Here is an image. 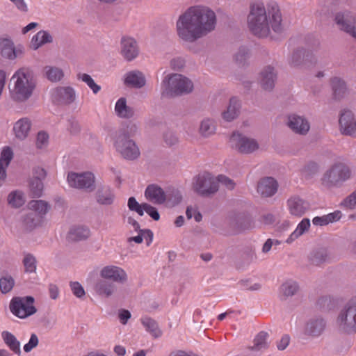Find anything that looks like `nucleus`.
<instances>
[{"instance_id":"2","label":"nucleus","mask_w":356,"mask_h":356,"mask_svg":"<svg viewBox=\"0 0 356 356\" xmlns=\"http://www.w3.org/2000/svg\"><path fill=\"white\" fill-rule=\"evenodd\" d=\"M247 22L250 31L258 38L270 35V28L277 34L284 32L280 8L274 2L268 3L267 7L261 1L251 4Z\"/></svg>"},{"instance_id":"30","label":"nucleus","mask_w":356,"mask_h":356,"mask_svg":"<svg viewBox=\"0 0 356 356\" xmlns=\"http://www.w3.org/2000/svg\"><path fill=\"white\" fill-rule=\"evenodd\" d=\"M252 220L246 213H235L230 220L231 227L237 232H242L251 227Z\"/></svg>"},{"instance_id":"9","label":"nucleus","mask_w":356,"mask_h":356,"mask_svg":"<svg viewBox=\"0 0 356 356\" xmlns=\"http://www.w3.org/2000/svg\"><path fill=\"white\" fill-rule=\"evenodd\" d=\"M118 152L127 160H134L140 156V151L136 143L128 138L126 134H118L115 141Z\"/></svg>"},{"instance_id":"12","label":"nucleus","mask_w":356,"mask_h":356,"mask_svg":"<svg viewBox=\"0 0 356 356\" xmlns=\"http://www.w3.org/2000/svg\"><path fill=\"white\" fill-rule=\"evenodd\" d=\"M232 147L241 154H252L259 147L257 141L241 133H233L230 138Z\"/></svg>"},{"instance_id":"64","label":"nucleus","mask_w":356,"mask_h":356,"mask_svg":"<svg viewBox=\"0 0 356 356\" xmlns=\"http://www.w3.org/2000/svg\"><path fill=\"white\" fill-rule=\"evenodd\" d=\"M170 67L174 70H181L185 66V60L181 57L172 59L170 62Z\"/></svg>"},{"instance_id":"32","label":"nucleus","mask_w":356,"mask_h":356,"mask_svg":"<svg viewBox=\"0 0 356 356\" xmlns=\"http://www.w3.org/2000/svg\"><path fill=\"white\" fill-rule=\"evenodd\" d=\"M31 127V121L26 118H22L17 121L13 127V131L15 137L23 140L27 138Z\"/></svg>"},{"instance_id":"31","label":"nucleus","mask_w":356,"mask_h":356,"mask_svg":"<svg viewBox=\"0 0 356 356\" xmlns=\"http://www.w3.org/2000/svg\"><path fill=\"white\" fill-rule=\"evenodd\" d=\"M124 83L136 88H141L145 85L146 79L140 71L133 70L126 74Z\"/></svg>"},{"instance_id":"3","label":"nucleus","mask_w":356,"mask_h":356,"mask_svg":"<svg viewBox=\"0 0 356 356\" xmlns=\"http://www.w3.org/2000/svg\"><path fill=\"white\" fill-rule=\"evenodd\" d=\"M35 86L36 78L33 70L22 67L10 79V97L15 102H25L31 97Z\"/></svg>"},{"instance_id":"49","label":"nucleus","mask_w":356,"mask_h":356,"mask_svg":"<svg viewBox=\"0 0 356 356\" xmlns=\"http://www.w3.org/2000/svg\"><path fill=\"white\" fill-rule=\"evenodd\" d=\"M268 333L265 332H260L255 337L254 340V346L252 347V350H260L262 348L267 347L266 339Z\"/></svg>"},{"instance_id":"1","label":"nucleus","mask_w":356,"mask_h":356,"mask_svg":"<svg viewBox=\"0 0 356 356\" xmlns=\"http://www.w3.org/2000/svg\"><path fill=\"white\" fill-rule=\"evenodd\" d=\"M216 23L213 10L204 6H191L177 21V35L183 41L193 43L212 31Z\"/></svg>"},{"instance_id":"18","label":"nucleus","mask_w":356,"mask_h":356,"mask_svg":"<svg viewBox=\"0 0 356 356\" xmlns=\"http://www.w3.org/2000/svg\"><path fill=\"white\" fill-rule=\"evenodd\" d=\"M339 130L341 134L353 136L356 131V120L353 113L350 110H343L339 120Z\"/></svg>"},{"instance_id":"19","label":"nucleus","mask_w":356,"mask_h":356,"mask_svg":"<svg viewBox=\"0 0 356 356\" xmlns=\"http://www.w3.org/2000/svg\"><path fill=\"white\" fill-rule=\"evenodd\" d=\"M330 86L332 91V99L335 102H340L349 94V89L345 80L339 76H333L330 79Z\"/></svg>"},{"instance_id":"20","label":"nucleus","mask_w":356,"mask_h":356,"mask_svg":"<svg viewBox=\"0 0 356 356\" xmlns=\"http://www.w3.org/2000/svg\"><path fill=\"white\" fill-rule=\"evenodd\" d=\"M334 21L339 30L350 34L356 22V17L349 11H339L335 13Z\"/></svg>"},{"instance_id":"43","label":"nucleus","mask_w":356,"mask_h":356,"mask_svg":"<svg viewBox=\"0 0 356 356\" xmlns=\"http://www.w3.org/2000/svg\"><path fill=\"white\" fill-rule=\"evenodd\" d=\"M310 225V220L309 218H303L298 225L296 230H294L286 239V242L290 243L298 238L309 229Z\"/></svg>"},{"instance_id":"25","label":"nucleus","mask_w":356,"mask_h":356,"mask_svg":"<svg viewBox=\"0 0 356 356\" xmlns=\"http://www.w3.org/2000/svg\"><path fill=\"white\" fill-rule=\"evenodd\" d=\"M117 286L115 283L102 278L96 282L94 286L95 293L102 298H110L117 292Z\"/></svg>"},{"instance_id":"37","label":"nucleus","mask_w":356,"mask_h":356,"mask_svg":"<svg viewBox=\"0 0 356 356\" xmlns=\"http://www.w3.org/2000/svg\"><path fill=\"white\" fill-rule=\"evenodd\" d=\"M30 211H33L40 216L42 219L50 210L51 205L46 201L42 200H31L28 203Z\"/></svg>"},{"instance_id":"42","label":"nucleus","mask_w":356,"mask_h":356,"mask_svg":"<svg viewBox=\"0 0 356 356\" xmlns=\"http://www.w3.org/2000/svg\"><path fill=\"white\" fill-rule=\"evenodd\" d=\"M140 321L146 331L149 332L154 338L161 336L162 332L154 319L148 316H144L140 319Z\"/></svg>"},{"instance_id":"58","label":"nucleus","mask_w":356,"mask_h":356,"mask_svg":"<svg viewBox=\"0 0 356 356\" xmlns=\"http://www.w3.org/2000/svg\"><path fill=\"white\" fill-rule=\"evenodd\" d=\"M138 125L136 123L129 121L127 123L126 128L123 131H120L119 134H126L128 138L134 136L138 132Z\"/></svg>"},{"instance_id":"60","label":"nucleus","mask_w":356,"mask_h":356,"mask_svg":"<svg viewBox=\"0 0 356 356\" xmlns=\"http://www.w3.org/2000/svg\"><path fill=\"white\" fill-rule=\"evenodd\" d=\"M342 205L348 209H353L356 207V189L344 199Z\"/></svg>"},{"instance_id":"22","label":"nucleus","mask_w":356,"mask_h":356,"mask_svg":"<svg viewBox=\"0 0 356 356\" xmlns=\"http://www.w3.org/2000/svg\"><path fill=\"white\" fill-rule=\"evenodd\" d=\"M278 183L271 177H266L261 179L258 184L257 191L262 197H270L273 196L277 191Z\"/></svg>"},{"instance_id":"53","label":"nucleus","mask_w":356,"mask_h":356,"mask_svg":"<svg viewBox=\"0 0 356 356\" xmlns=\"http://www.w3.org/2000/svg\"><path fill=\"white\" fill-rule=\"evenodd\" d=\"M8 202L13 207H19L23 203V198L21 193L18 191H13L8 196Z\"/></svg>"},{"instance_id":"15","label":"nucleus","mask_w":356,"mask_h":356,"mask_svg":"<svg viewBox=\"0 0 356 356\" xmlns=\"http://www.w3.org/2000/svg\"><path fill=\"white\" fill-rule=\"evenodd\" d=\"M286 124L293 133L301 136L307 135L310 129L308 120L304 116L295 113L287 116Z\"/></svg>"},{"instance_id":"24","label":"nucleus","mask_w":356,"mask_h":356,"mask_svg":"<svg viewBox=\"0 0 356 356\" xmlns=\"http://www.w3.org/2000/svg\"><path fill=\"white\" fill-rule=\"evenodd\" d=\"M277 80V72L270 65L265 67L260 73L259 83L261 88L267 91H271Z\"/></svg>"},{"instance_id":"40","label":"nucleus","mask_w":356,"mask_h":356,"mask_svg":"<svg viewBox=\"0 0 356 356\" xmlns=\"http://www.w3.org/2000/svg\"><path fill=\"white\" fill-rule=\"evenodd\" d=\"M341 213L340 211H335L323 216H316L313 218L312 222L316 226H325L329 223L337 222L341 218Z\"/></svg>"},{"instance_id":"51","label":"nucleus","mask_w":356,"mask_h":356,"mask_svg":"<svg viewBox=\"0 0 356 356\" xmlns=\"http://www.w3.org/2000/svg\"><path fill=\"white\" fill-rule=\"evenodd\" d=\"M78 79L86 83L95 94H97L101 89V87L95 83L92 78L88 74H79Z\"/></svg>"},{"instance_id":"59","label":"nucleus","mask_w":356,"mask_h":356,"mask_svg":"<svg viewBox=\"0 0 356 356\" xmlns=\"http://www.w3.org/2000/svg\"><path fill=\"white\" fill-rule=\"evenodd\" d=\"M70 286L73 294L79 298H81L86 294L85 290L81 284L78 282H70Z\"/></svg>"},{"instance_id":"11","label":"nucleus","mask_w":356,"mask_h":356,"mask_svg":"<svg viewBox=\"0 0 356 356\" xmlns=\"http://www.w3.org/2000/svg\"><path fill=\"white\" fill-rule=\"evenodd\" d=\"M67 182L71 187L92 192L95 189V177L90 172L76 173L71 172L67 175Z\"/></svg>"},{"instance_id":"56","label":"nucleus","mask_w":356,"mask_h":356,"mask_svg":"<svg viewBox=\"0 0 356 356\" xmlns=\"http://www.w3.org/2000/svg\"><path fill=\"white\" fill-rule=\"evenodd\" d=\"M23 264L25 268L26 272L33 273L36 270V260L35 257L28 254L25 255L23 259Z\"/></svg>"},{"instance_id":"13","label":"nucleus","mask_w":356,"mask_h":356,"mask_svg":"<svg viewBox=\"0 0 356 356\" xmlns=\"http://www.w3.org/2000/svg\"><path fill=\"white\" fill-rule=\"evenodd\" d=\"M289 213L295 217H302L310 209L309 202L299 195H292L286 202Z\"/></svg>"},{"instance_id":"44","label":"nucleus","mask_w":356,"mask_h":356,"mask_svg":"<svg viewBox=\"0 0 356 356\" xmlns=\"http://www.w3.org/2000/svg\"><path fill=\"white\" fill-rule=\"evenodd\" d=\"M44 72L47 79L51 82L59 81L64 76L63 70L57 67L46 66Z\"/></svg>"},{"instance_id":"54","label":"nucleus","mask_w":356,"mask_h":356,"mask_svg":"<svg viewBox=\"0 0 356 356\" xmlns=\"http://www.w3.org/2000/svg\"><path fill=\"white\" fill-rule=\"evenodd\" d=\"M163 139L165 144L168 147L175 146L179 143V138L177 134L171 130H167L163 133Z\"/></svg>"},{"instance_id":"36","label":"nucleus","mask_w":356,"mask_h":356,"mask_svg":"<svg viewBox=\"0 0 356 356\" xmlns=\"http://www.w3.org/2000/svg\"><path fill=\"white\" fill-rule=\"evenodd\" d=\"M13 157V152L10 147H5L0 156V180L6 178V168Z\"/></svg>"},{"instance_id":"39","label":"nucleus","mask_w":356,"mask_h":356,"mask_svg":"<svg viewBox=\"0 0 356 356\" xmlns=\"http://www.w3.org/2000/svg\"><path fill=\"white\" fill-rule=\"evenodd\" d=\"M52 42V36L47 31H40L32 38L31 46L33 49L36 50L43 44Z\"/></svg>"},{"instance_id":"14","label":"nucleus","mask_w":356,"mask_h":356,"mask_svg":"<svg viewBox=\"0 0 356 356\" xmlns=\"http://www.w3.org/2000/svg\"><path fill=\"white\" fill-rule=\"evenodd\" d=\"M99 275L102 278L113 283L124 284L128 280L125 270L119 266L113 265L106 266L102 268Z\"/></svg>"},{"instance_id":"16","label":"nucleus","mask_w":356,"mask_h":356,"mask_svg":"<svg viewBox=\"0 0 356 356\" xmlns=\"http://www.w3.org/2000/svg\"><path fill=\"white\" fill-rule=\"evenodd\" d=\"M23 54V48L15 47L10 38H0V55L3 58L13 60L21 57Z\"/></svg>"},{"instance_id":"29","label":"nucleus","mask_w":356,"mask_h":356,"mask_svg":"<svg viewBox=\"0 0 356 356\" xmlns=\"http://www.w3.org/2000/svg\"><path fill=\"white\" fill-rule=\"evenodd\" d=\"M325 327L326 322L323 318H312L307 323L305 332L309 336L318 337L323 332Z\"/></svg>"},{"instance_id":"26","label":"nucleus","mask_w":356,"mask_h":356,"mask_svg":"<svg viewBox=\"0 0 356 356\" xmlns=\"http://www.w3.org/2000/svg\"><path fill=\"white\" fill-rule=\"evenodd\" d=\"M300 289V284L296 280L287 279L281 284L279 293L282 300H286L297 295Z\"/></svg>"},{"instance_id":"28","label":"nucleus","mask_w":356,"mask_h":356,"mask_svg":"<svg viewBox=\"0 0 356 356\" xmlns=\"http://www.w3.org/2000/svg\"><path fill=\"white\" fill-rule=\"evenodd\" d=\"M145 196L155 204H162L166 202L165 192L156 184H151L147 187Z\"/></svg>"},{"instance_id":"61","label":"nucleus","mask_w":356,"mask_h":356,"mask_svg":"<svg viewBox=\"0 0 356 356\" xmlns=\"http://www.w3.org/2000/svg\"><path fill=\"white\" fill-rule=\"evenodd\" d=\"M38 343L39 340L38 336L35 333H33L31 335L29 342L24 346L23 349L25 353H29L33 348H36Z\"/></svg>"},{"instance_id":"46","label":"nucleus","mask_w":356,"mask_h":356,"mask_svg":"<svg viewBox=\"0 0 356 356\" xmlns=\"http://www.w3.org/2000/svg\"><path fill=\"white\" fill-rule=\"evenodd\" d=\"M29 188L33 197H40L42 195L44 188L42 181L31 179L29 183Z\"/></svg>"},{"instance_id":"6","label":"nucleus","mask_w":356,"mask_h":356,"mask_svg":"<svg viewBox=\"0 0 356 356\" xmlns=\"http://www.w3.org/2000/svg\"><path fill=\"white\" fill-rule=\"evenodd\" d=\"M336 325L338 331L344 334H356V296L350 298L341 308Z\"/></svg>"},{"instance_id":"5","label":"nucleus","mask_w":356,"mask_h":356,"mask_svg":"<svg viewBox=\"0 0 356 356\" xmlns=\"http://www.w3.org/2000/svg\"><path fill=\"white\" fill-rule=\"evenodd\" d=\"M352 177V170L348 163L343 161L334 162L323 173L321 181L327 189L339 188Z\"/></svg>"},{"instance_id":"34","label":"nucleus","mask_w":356,"mask_h":356,"mask_svg":"<svg viewBox=\"0 0 356 356\" xmlns=\"http://www.w3.org/2000/svg\"><path fill=\"white\" fill-rule=\"evenodd\" d=\"M115 112L120 118L129 119L135 115L134 108L127 106V99L124 97H121L117 101L115 106Z\"/></svg>"},{"instance_id":"50","label":"nucleus","mask_w":356,"mask_h":356,"mask_svg":"<svg viewBox=\"0 0 356 356\" xmlns=\"http://www.w3.org/2000/svg\"><path fill=\"white\" fill-rule=\"evenodd\" d=\"M15 284L14 279L10 275L2 277L0 279V290L3 293L10 292Z\"/></svg>"},{"instance_id":"52","label":"nucleus","mask_w":356,"mask_h":356,"mask_svg":"<svg viewBox=\"0 0 356 356\" xmlns=\"http://www.w3.org/2000/svg\"><path fill=\"white\" fill-rule=\"evenodd\" d=\"M127 206L130 211L136 212L140 216L144 215L145 203L139 204L134 197L128 199Z\"/></svg>"},{"instance_id":"7","label":"nucleus","mask_w":356,"mask_h":356,"mask_svg":"<svg viewBox=\"0 0 356 356\" xmlns=\"http://www.w3.org/2000/svg\"><path fill=\"white\" fill-rule=\"evenodd\" d=\"M32 296L14 297L10 303L11 312L20 318H25L37 312Z\"/></svg>"},{"instance_id":"45","label":"nucleus","mask_w":356,"mask_h":356,"mask_svg":"<svg viewBox=\"0 0 356 356\" xmlns=\"http://www.w3.org/2000/svg\"><path fill=\"white\" fill-rule=\"evenodd\" d=\"M2 336L5 343L10 348V349L15 353L19 355L21 354L20 343L16 339V337L8 332H3L2 333Z\"/></svg>"},{"instance_id":"55","label":"nucleus","mask_w":356,"mask_h":356,"mask_svg":"<svg viewBox=\"0 0 356 356\" xmlns=\"http://www.w3.org/2000/svg\"><path fill=\"white\" fill-rule=\"evenodd\" d=\"M250 51L245 47H241L236 53L234 58L236 63L239 65H244L246 60L249 58Z\"/></svg>"},{"instance_id":"63","label":"nucleus","mask_w":356,"mask_h":356,"mask_svg":"<svg viewBox=\"0 0 356 356\" xmlns=\"http://www.w3.org/2000/svg\"><path fill=\"white\" fill-rule=\"evenodd\" d=\"M143 207L144 211H145L151 218H152V219L154 220H159L160 215L158 210L155 207L147 203H145V206H143Z\"/></svg>"},{"instance_id":"23","label":"nucleus","mask_w":356,"mask_h":356,"mask_svg":"<svg viewBox=\"0 0 356 356\" xmlns=\"http://www.w3.org/2000/svg\"><path fill=\"white\" fill-rule=\"evenodd\" d=\"M241 109V101L236 97H232L229 99L225 109L221 113L222 118L225 122H232L239 116Z\"/></svg>"},{"instance_id":"4","label":"nucleus","mask_w":356,"mask_h":356,"mask_svg":"<svg viewBox=\"0 0 356 356\" xmlns=\"http://www.w3.org/2000/svg\"><path fill=\"white\" fill-rule=\"evenodd\" d=\"M194 88L193 81L181 74L166 75L161 85V94L163 97L175 98L191 94Z\"/></svg>"},{"instance_id":"57","label":"nucleus","mask_w":356,"mask_h":356,"mask_svg":"<svg viewBox=\"0 0 356 356\" xmlns=\"http://www.w3.org/2000/svg\"><path fill=\"white\" fill-rule=\"evenodd\" d=\"M216 181L218 184L220 183L228 190H233L236 186V183L234 181V180L223 175H218L217 177Z\"/></svg>"},{"instance_id":"33","label":"nucleus","mask_w":356,"mask_h":356,"mask_svg":"<svg viewBox=\"0 0 356 356\" xmlns=\"http://www.w3.org/2000/svg\"><path fill=\"white\" fill-rule=\"evenodd\" d=\"M90 235L89 228L84 226L72 227L68 232L67 239L69 242H79L86 240Z\"/></svg>"},{"instance_id":"17","label":"nucleus","mask_w":356,"mask_h":356,"mask_svg":"<svg viewBox=\"0 0 356 356\" xmlns=\"http://www.w3.org/2000/svg\"><path fill=\"white\" fill-rule=\"evenodd\" d=\"M120 54L128 62L136 58L139 54V47L135 39L122 37L120 41Z\"/></svg>"},{"instance_id":"10","label":"nucleus","mask_w":356,"mask_h":356,"mask_svg":"<svg viewBox=\"0 0 356 356\" xmlns=\"http://www.w3.org/2000/svg\"><path fill=\"white\" fill-rule=\"evenodd\" d=\"M288 63L291 67L304 68L316 64L317 58L312 51L298 47L289 55Z\"/></svg>"},{"instance_id":"62","label":"nucleus","mask_w":356,"mask_h":356,"mask_svg":"<svg viewBox=\"0 0 356 356\" xmlns=\"http://www.w3.org/2000/svg\"><path fill=\"white\" fill-rule=\"evenodd\" d=\"M48 135L44 131H40L37 135L36 138V147L39 149H42L46 146L48 143Z\"/></svg>"},{"instance_id":"8","label":"nucleus","mask_w":356,"mask_h":356,"mask_svg":"<svg viewBox=\"0 0 356 356\" xmlns=\"http://www.w3.org/2000/svg\"><path fill=\"white\" fill-rule=\"evenodd\" d=\"M194 191L201 196L208 197L218 191V184L207 172L197 175L193 182Z\"/></svg>"},{"instance_id":"27","label":"nucleus","mask_w":356,"mask_h":356,"mask_svg":"<svg viewBox=\"0 0 356 356\" xmlns=\"http://www.w3.org/2000/svg\"><path fill=\"white\" fill-rule=\"evenodd\" d=\"M115 197L114 191L109 186H99L95 193L96 202L100 205L110 206L113 204Z\"/></svg>"},{"instance_id":"38","label":"nucleus","mask_w":356,"mask_h":356,"mask_svg":"<svg viewBox=\"0 0 356 356\" xmlns=\"http://www.w3.org/2000/svg\"><path fill=\"white\" fill-rule=\"evenodd\" d=\"M329 258V252L325 248H319L311 252L309 260L312 264L319 266Z\"/></svg>"},{"instance_id":"48","label":"nucleus","mask_w":356,"mask_h":356,"mask_svg":"<svg viewBox=\"0 0 356 356\" xmlns=\"http://www.w3.org/2000/svg\"><path fill=\"white\" fill-rule=\"evenodd\" d=\"M318 165L313 161L307 163L302 170V173L306 179H310L318 172Z\"/></svg>"},{"instance_id":"21","label":"nucleus","mask_w":356,"mask_h":356,"mask_svg":"<svg viewBox=\"0 0 356 356\" xmlns=\"http://www.w3.org/2000/svg\"><path fill=\"white\" fill-rule=\"evenodd\" d=\"M75 97V91L70 86L57 87L52 93L54 101L59 104H70L74 102Z\"/></svg>"},{"instance_id":"35","label":"nucleus","mask_w":356,"mask_h":356,"mask_svg":"<svg viewBox=\"0 0 356 356\" xmlns=\"http://www.w3.org/2000/svg\"><path fill=\"white\" fill-rule=\"evenodd\" d=\"M23 228L26 232H31L38 227L42 219L40 216L33 211H29L21 217Z\"/></svg>"},{"instance_id":"47","label":"nucleus","mask_w":356,"mask_h":356,"mask_svg":"<svg viewBox=\"0 0 356 356\" xmlns=\"http://www.w3.org/2000/svg\"><path fill=\"white\" fill-rule=\"evenodd\" d=\"M165 197L166 201H168V202L172 206L179 204L182 200V195L181 192L175 188L165 192Z\"/></svg>"},{"instance_id":"41","label":"nucleus","mask_w":356,"mask_h":356,"mask_svg":"<svg viewBox=\"0 0 356 356\" xmlns=\"http://www.w3.org/2000/svg\"><path fill=\"white\" fill-rule=\"evenodd\" d=\"M215 131L216 124L213 119L204 118L200 122L198 132L202 137L209 138L215 134Z\"/></svg>"}]
</instances>
